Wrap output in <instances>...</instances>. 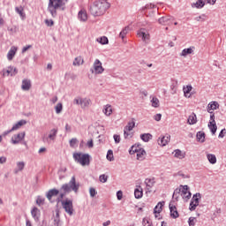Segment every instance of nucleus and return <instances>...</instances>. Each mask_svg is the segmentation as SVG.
Segmentation results:
<instances>
[{"label":"nucleus","mask_w":226,"mask_h":226,"mask_svg":"<svg viewBox=\"0 0 226 226\" xmlns=\"http://www.w3.org/2000/svg\"><path fill=\"white\" fill-rule=\"evenodd\" d=\"M79 188H80V185L77 184V180L75 177H72L69 183L64 184L59 192V198L57 199V202H61V199H64L68 193L74 192V193H79Z\"/></svg>","instance_id":"1"},{"label":"nucleus","mask_w":226,"mask_h":226,"mask_svg":"<svg viewBox=\"0 0 226 226\" xmlns=\"http://www.w3.org/2000/svg\"><path fill=\"white\" fill-rule=\"evenodd\" d=\"M110 8V4L106 1H95L89 6V11L94 17H102Z\"/></svg>","instance_id":"2"},{"label":"nucleus","mask_w":226,"mask_h":226,"mask_svg":"<svg viewBox=\"0 0 226 226\" xmlns=\"http://www.w3.org/2000/svg\"><path fill=\"white\" fill-rule=\"evenodd\" d=\"M65 3H68V0H65ZM64 5V3H63V0H49L48 4V11L50 13L53 19H56V17H57V10L62 8Z\"/></svg>","instance_id":"3"},{"label":"nucleus","mask_w":226,"mask_h":226,"mask_svg":"<svg viewBox=\"0 0 226 226\" xmlns=\"http://www.w3.org/2000/svg\"><path fill=\"white\" fill-rule=\"evenodd\" d=\"M89 154H82V153H74L73 154V159L78 163H80L83 167H86V165H89L90 160Z\"/></svg>","instance_id":"4"},{"label":"nucleus","mask_w":226,"mask_h":226,"mask_svg":"<svg viewBox=\"0 0 226 226\" xmlns=\"http://www.w3.org/2000/svg\"><path fill=\"white\" fill-rule=\"evenodd\" d=\"M62 203V207L64 208L65 213L69 216L73 215V201L72 200H61Z\"/></svg>","instance_id":"5"},{"label":"nucleus","mask_w":226,"mask_h":226,"mask_svg":"<svg viewBox=\"0 0 226 226\" xmlns=\"http://www.w3.org/2000/svg\"><path fill=\"white\" fill-rule=\"evenodd\" d=\"M200 199H202V195L200 194V192L193 194L189 205V209L191 211H195V209H197V207L200 202Z\"/></svg>","instance_id":"6"},{"label":"nucleus","mask_w":226,"mask_h":226,"mask_svg":"<svg viewBox=\"0 0 226 226\" xmlns=\"http://www.w3.org/2000/svg\"><path fill=\"white\" fill-rule=\"evenodd\" d=\"M208 128L211 131L212 135L216 133L218 126L216 125V121H215V113L210 114V121L208 123Z\"/></svg>","instance_id":"7"},{"label":"nucleus","mask_w":226,"mask_h":226,"mask_svg":"<svg viewBox=\"0 0 226 226\" xmlns=\"http://www.w3.org/2000/svg\"><path fill=\"white\" fill-rule=\"evenodd\" d=\"M94 71L95 75H102L105 69L102 65V62L99 59H96L94 63Z\"/></svg>","instance_id":"8"},{"label":"nucleus","mask_w":226,"mask_h":226,"mask_svg":"<svg viewBox=\"0 0 226 226\" xmlns=\"http://www.w3.org/2000/svg\"><path fill=\"white\" fill-rule=\"evenodd\" d=\"M158 22L161 24V26H170V24L174 22V17L162 16V18L158 19Z\"/></svg>","instance_id":"9"},{"label":"nucleus","mask_w":226,"mask_h":226,"mask_svg":"<svg viewBox=\"0 0 226 226\" xmlns=\"http://www.w3.org/2000/svg\"><path fill=\"white\" fill-rule=\"evenodd\" d=\"M19 73V72L17 71V68L15 67H8L7 69H4L3 70V75L4 77H15V75Z\"/></svg>","instance_id":"10"},{"label":"nucleus","mask_w":226,"mask_h":226,"mask_svg":"<svg viewBox=\"0 0 226 226\" xmlns=\"http://www.w3.org/2000/svg\"><path fill=\"white\" fill-rule=\"evenodd\" d=\"M183 190H181V195L183 196V199H185L186 200H190L192 199V192H189L190 187L188 185H181Z\"/></svg>","instance_id":"11"},{"label":"nucleus","mask_w":226,"mask_h":226,"mask_svg":"<svg viewBox=\"0 0 226 226\" xmlns=\"http://www.w3.org/2000/svg\"><path fill=\"white\" fill-rule=\"evenodd\" d=\"M57 195H59V190L54 188L51 189L49 191H48V192L46 193V198L48 199V200L49 202H54V200H52V197H57Z\"/></svg>","instance_id":"12"},{"label":"nucleus","mask_w":226,"mask_h":226,"mask_svg":"<svg viewBox=\"0 0 226 226\" xmlns=\"http://www.w3.org/2000/svg\"><path fill=\"white\" fill-rule=\"evenodd\" d=\"M157 142H158L159 146H162V147L167 146V144H169V142H170V135L166 134L165 136L159 138Z\"/></svg>","instance_id":"13"},{"label":"nucleus","mask_w":226,"mask_h":226,"mask_svg":"<svg viewBox=\"0 0 226 226\" xmlns=\"http://www.w3.org/2000/svg\"><path fill=\"white\" fill-rule=\"evenodd\" d=\"M26 137V132H19L18 134H15L14 136H12L11 138V142L12 144H19V142H20V140H22V139H24Z\"/></svg>","instance_id":"14"},{"label":"nucleus","mask_w":226,"mask_h":226,"mask_svg":"<svg viewBox=\"0 0 226 226\" xmlns=\"http://www.w3.org/2000/svg\"><path fill=\"white\" fill-rule=\"evenodd\" d=\"M78 19L80 22H87V11L82 9L78 13Z\"/></svg>","instance_id":"15"},{"label":"nucleus","mask_w":226,"mask_h":226,"mask_svg":"<svg viewBox=\"0 0 226 226\" xmlns=\"http://www.w3.org/2000/svg\"><path fill=\"white\" fill-rule=\"evenodd\" d=\"M220 107V104L217 102H212L207 105V110L209 114H213V110H216Z\"/></svg>","instance_id":"16"},{"label":"nucleus","mask_w":226,"mask_h":226,"mask_svg":"<svg viewBox=\"0 0 226 226\" xmlns=\"http://www.w3.org/2000/svg\"><path fill=\"white\" fill-rule=\"evenodd\" d=\"M170 211L171 218H179V213L177 212V208H176V206L171 205V203H170Z\"/></svg>","instance_id":"17"},{"label":"nucleus","mask_w":226,"mask_h":226,"mask_svg":"<svg viewBox=\"0 0 226 226\" xmlns=\"http://www.w3.org/2000/svg\"><path fill=\"white\" fill-rule=\"evenodd\" d=\"M21 89L23 91H29V89H31V79H23Z\"/></svg>","instance_id":"18"},{"label":"nucleus","mask_w":226,"mask_h":226,"mask_svg":"<svg viewBox=\"0 0 226 226\" xmlns=\"http://www.w3.org/2000/svg\"><path fill=\"white\" fill-rule=\"evenodd\" d=\"M193 50H195V47L193 46L185 49L182 50L180 56H182V57H186V56H190V54H193Z\"/></svg>","instance_id":"19"},{"label":"nucleus","mask_w":226,"mask_h":226,"mask_svg":"<svg viewBox=\"0 0 226 226\" xmlns=\"http://www.w3.org/2000/svg\"><path fill=\"white\" fill-rule=\"evenodd\" d=\"M15 54H17V48L15 46L11 47L9 52L7 53V59L11 61L13 57H15Z\"/></svg>","instance_id":"20"},{"label":"nucleus","mask_w":226,"mask_h":226,"mask_svg":"<svg viewBox=\"0 0 226 226\" xmlns=\"http://www.w3.org/2000/svg\"><path fill=\"white\" fill-rule=\"evenodd\" d=\"M24 124H27V121L26 120H20L17 124H15L12 128L11 129V132H15L16 130H19L21 126H24Z\"/></svg>","instance_id":"21"},{"label":"nucleus","mask_w":226,"mask_h":226,"mask_svg":"<svg viewBox=\"0 0 226 226\" xmlns=\"http://www.w3.org/2000/svg\"><path fill=\"white\" fill-rule=\"evenodd\" d=\"M31 215L35 222H38V220H40V209H38V207H34L31 211Z\"/></svg>","instance_id":"22"},{"label":"nucleus","mask_w":226,"mask_h":226,"mask_svg":"<svg viewBox=\"0 0 226 226\" xmlns=\"http://www.w3.org/2000/svg\"><path fill=\"white\" fill-rule=\"evenodd\" d=\"M56 215L53 216L54 226L61 225V219L59 217V209H56Z\"/></svg>","instance_id":"23"},{"label":"nucleus","mask_w":226,"mask_h":226,"mask_svg":"<svg viewBox=\"0 0 226 226\" xmlns=\"http://www.w3.org/2000/svg\"><path fill=\"white\" fill-rule=\"evenodd\" d=\"M198 142H206V133L204 132H198L196 134Z\"/></svg>","instance_id":"24"},{"label":"nucleus","mask_w":226,"mask_h":226,"mask_svg":"<svg viewBox=\"0 0 226 226\" xmlns=\"http://www.w3.org/2000/svg\"><path fill=\"white\" fill-rule=\"evenodd\" d=\"M89 105H91V99L81 98V104H80L81 109H87Z\"/></svg>","instance_id":"25"},{"label":"nucleus","mask_w":226,"mask_h":226,"mask_svg":"<svg viewBox=\"0 0 226 226\" xmlns=\"http://www.w3.org/2000/svg\"><path fill=\"white\" fill-rule=\"evenodd\" d=\"M187 123L188 124H197V115H195V113H192L187 119Z\"/></svg>","instance_id":"26"},{"label":"nucleus","mask_w":226,"mask_h":226,"mask_svg":"<svg viewBox=\"0 0 226 226\" xmlns=\"http://www.w3.org/2000/svg\"><path fill=\"white\" fill-rule=\"evenodd\" d=\"M133 128H135V119L132 118L131 121L128 122L127 125L124 127V130L132 132Z\"/></svg>","instance_id":"27"},{"label":"nucleus","mask_w":226,"mask_h":226,"mask_svg":"<svg viewBox=\"0 0 226 226\" xmlns=\"http://www.w3.org/2000/svg\"><path fill=\"white\" fill-rule=\"evenodd\" d=\"M165 204V202H159L155 207L154 208V215H160V212L162 211L163 205Z\"/></svg>","instance_id":"28"},{"label":"nucleus","mask_w":226,"mask_h":226,"mask_svg":"<svg viewBox=\"0 0 226 226\" xmlns=\"http://www.w3.org/2000/svg\"><path fill=\"white\" fill-rule=\"evenodd\" d=\"M24 167H26V163L24 162H17V168L14 170L15 174H19L21 170H24Z\"/></svg>","instance_id":"29"},{"label":"nucleus","mask_w":226,"mask_h":226,"mask_svg":"<svg viewBox=\"0 0 226 226\" xmlns=\"http://www.w3.org/2000/svg\"><path fill=\"white\" fill-rule=\"evenodd\" d=\"M142 195H144V192L142 191V187L139 186L138 189L134 190L135 199H142Z\"/></svg>","instance_id":"30"},{"label":"nucleus","mask_w":226,"mask_h":226,"mask_svg":"<svg viewBox=\"0 0 226 226\" xmlns=\"http://www.w3.org/2000/svg\"><path fill=\"white\" fill-rule=\"evenodd\" d=\"M102 112L105 116H110L112 114V106L110 104L105 105Z\"/></svg>","instance_id":"31"},{"label":"nucleus","mask_w":226,"mask_h":226,"mask_svg":"<svg viewBox=\"0 0 226 226\" xmlns=\"http://www.w3.org/2000/svg\"><path fill=\"white\" fill-rule=\"evenodd\" d=\"M186 156V154L180 149L175 150V158H178V160H183Z\"/></svg>","instance_id":"32"},{"label":"nucleus","mask_w":226,"mask_h":226,"mask_svg":"<svg viewBox=\"0 0 226 226\" xmlns=\"http://www.w3.org/2000/svg\"><path fill=\"white\" fill-rule=\"evenodd\" d=\"M137 153V160H139L140 162H142V160H144V156L146 154V150L139 148V150H138Z\"/></svg>","instance_id":"33"},{"label":"nucleus","mask_w":226,"mask_h":226,"mask_svg":"<svg viewBox=\"0 0 226 226\" xmlns=\"http://www.w3.org/2000/svg\"><path fill=\"white\" fill-rule=\"evenodd\" d=\"M140 139L143 142H149V140L153 139V135H151V133H143L140 135Z\"/></svg>","instance_id":"34"},{"label":"nucleus","mask_w":226,"mask_h":226,"mask_svg":"<svg viewBox=\"0 0 226 226\" xmlns=\"http://www.w3.org/2000/svg\"><path fill=\"white\" fill-rule=\"evenodd\" d=\"M73 66H80V64H84V59L82 58V56H77L73 63H72Z\"/></svg>","instance_id":"35"},{"label":"nucleus","mask_w":226,"mask_h":226,"mask_svg":"<svg viewBox=\"0 0 226 226\" xmlns=\"http://www.w3.org/2000/svg\"><path fill=\"white\" fill-rule=\"evenodd\" d=\"M207 158L209 163H211L212 165H215V163H216V155H215L213 154H207Z\"/></svg>","instance_id":"36"},{"label":"nucleus","mask_w":226,"mask_h":226,"mask_svg":"<svg viewBox=\"0 0 226 226\" xmlns=\"http://www.w3.org/2000/svg\"><path fill=\"white\" fill-rule=\"evenodd\" d=\"M206 5V0H198L196 3L192 4L195 8H204Z\"/></svg>","instance_id":"37"},{"label":"nucleus","mask_w":226,"mask_h":226,"mask_svg":"<svg viewBox=\"0 0 226 226\" xmlns=\"http://www.w3.org/2000/svg\"><path fill=\"white\" fill-rule=\"evenodd\" d=\"M57 135V129H52L49 132V134L48 136V139H49L50 140H56V137Z\"/></svg>","instance_id":"38"},{"label":"nucleus","mask_w":226,"mask_h":226,"mask_svg":"<svg viewBox=\"0 0 226 226\" xmlns=\"http://www.w3.org/2000/svg\"><path fill=\"white\" fill-rule=\"evenodd\" d=\"M15 11L18 12V14L19 15V17H21V19L26 18V13H24V7H22V6L16 7Z\"/></svg>","instance_id":"39"},{"label":"nucleus","mask_w":226,"mask_h":226,"mask_svg":"<svg viewBox=\"0 0 226 226\" xmlns=\"http://www.w3.org/2000/svg\"><path fill=\"white\" fill-rule=\"evenodd\" d=\"M138 35L139 38H142L144 41H146V40H149L148 34H146V32L142 31V29L138 33Z\"/></svg>","instance_id":"40"},{"label":"nucleus","mask_w":226,"mask_h":226,"mask_svg":"<svg viewBox=\"0 0 226 226\" xmlns=\"http://www.w3.org/2000/svg\"><path fill=\"white\" fill-rule=\"evenodd\" d=\"M130 31V26H125L121 32H120V38H122V40H124V36H126V34H128V32Z\"/></svg>","instance_id":"41"},{"label":"nucleus","mask_w":226,"mask_h":226,"mask_svg":"<svg viewBox=\"0 0 226 226\" xmlns=\"http://www.w3.org/2000/svg\"><path fill=\"white\" fill-rule=\"evenodd\" d=\"M152 107H154V109H158L160 107V100L156 97H153L151 100Z\"/></svg>","instance_id":"42"},{"label":"nucleus","mask_w":226,"mask_h":226,"mask_svg":"<svg viewBox=\"0 0 226 226\" xmlns=\"http://www.w3.org/2000/svg\"><path fill=\"white\" fill-rule=\"evenodd\" d=\"M97 41L101 43V45H107L109 43V38L106 36H102L97 39Z\"/></svg>","instance_id":"43"},{"label":"nucleus","mask_w":226,"mask_h":226,"mask_svg":"<svg viewBox=\"0 0 226 226\" xmlns=\"http://www.w3.org/2000/svg\"><path fill=\"white\" fill-rule=\"evenodd\" d=\"M197 22H206L207 20V16L206 14H201L194 19Z\"/></svg>","instance_id":"44"},{"label":"nucleus","mask_w":226,"mask_h":226,"mask_svg":"<svg viewBox=\"0 0 226 226\" xmlns=\"http://www.w3.org/2000/svg\"><path fill=\"white\" fill-rule=\"evenodd\" d=\"M106 158L109 162H114V152L112 150H108Z\"/></svg>","instance_id":"45"},{"label":"nucleus","mask_w":226,"mask_h":226,"mask_svg":"<svg viewBox=\"0 0 226 226\" xmlns=\"http://www.w3.org/2000/svg\"><path fill=\"white\" fill-rule=\"evenodd\" d=\"M55 110L56 114H61V112H63V103L59 102L56 104V106L55 107Z\"/></svg>","instance_id":"46"},{"label":"nucleus","mask_w":226,"mask_h":226,"mask_svg":"<svg viewBox=\"0 0 226 226\" xmlns=\"http://www.w3.org/2000/svg\"><path fill=\"white\" fill-rule=\"evenodd\" d=\"M36 204L38 206H41V205L45 204V198H42L41 196H38L37 200H36Z\"/></svg>","instance_id":"47"},{"label":"nucleus","mask_w":226,"mask_h":226,"mask_svg":"<svg viewBox=\"0 0 226 226\" xmlns=\"http://www.w3.org/2000/svg\"><path fill=\"white\" fill-rule=\"evenodd\" d=\"M181 194V189H176L173 192V199L177 200L179 199V195Z\"/></svg>","instance_id":"48"},{"label":"nucleus","mask_w":226,"mask_h":226,"mask_svg":"<svg viewBox=\"0 0 226 226\" xmlns=\"http://www.w3.org/2000/svg\"><path fill=\"white\" fill-rule=\"evenodd\" d=\"M153 183H154L153 180H151L149 178H147L145 180V184L147 185V190H149L150 188H153Z\"/></svg>","instance_id":"49"},{"label":"nucleus","mask_w":226,"mask_h":226,"mask_svg":"<svg viewBox=\"0 0 226 226\" xmlns=\"http://www.w3.org/2000/svg\"><path fill=\"white\" fill-rule=\"evenodd\" d=\"M77 144H79V139H77V138H72L70 140V146L71 147H75L77 146Z\"/></svg>","instance_id":"50"},{"label":"nucleus","mask_w":226,"mask_h":226,"mask_svg":"<svg viewBox=\"0 0 226 226\" xmlns=\"http://www.w3.org/2000/svg\"><path fill=\"white\" fill-rule=\"evenodd\" d=\"M109 179V176L102 174L99 177V181H101V183H107Z\"/></svg>","instance_id":"51"},{"label":"nucleus","mask_w":226,"mask_h":226,"mask_svg":"<svg viewBox=\"0 0 226 226\" xmlns=\"http://www.w3.org/2000/svg\"><path fill=\"white\" fill-rule=\"evenodd\" d=\"M140 147L137 146H132V150L130 151V154H133V153H138L140 150Z\"/></svg>","instance_id":"52"},{"label":"nucleus","mask_w":226,"mask_h":226,"mask_svg":"<svg viewBox=\"0 0 226 226\" xmlns=\"http://www.w3.org/2000/svg\"><path fill=\"white\" fill-rule=\"evenodd\" d=\"M153 8H154V4H148L147 5H145L144 7H142V11H146V10H153Z\"/></svg>","instance_id":"53"},{"label":"nucleus","mask_w":226,"mask_h":226,"mask_svg":"<svg viewBox=\"0 0 226 226\" xmlns=\"http://www.w3.org/2000/svg\"><path fill=\"white\" fill-rule=\"evenodd\" d=\"M157 15H158V12L156 11H152L151 12H148L147 14V17H152L156 19Z\"/></svg>","instance_id":"54"},{"label":"nucleus","mask_w":226,"mask_h":226,"mask_svg":"<svg viewBox=\"0 0 226 226\" xmlns=\"http://www.w3.org/2000/svg\"><path fill=\"white\" fill-rule=\"evenodd\" d=\"M192 85H188L186 87H184V93L185 94H189V93L192 92Z\"/></svg>","instance_id":"55"},{"label":"nucleus","mask_w":226,"mask_h":226,"mask_svg":"<svg viewBox=\"0 0 226 226\" xmlns=\"http://www.w3.org/2000/svg\"><path fill=\"white\" fill-rule=\"evenodd\" d=\"M195 222H197L195 217H190L188 221L189 226H195Z\"/></svg>","instance_id":"56"},{"label":"nucleus","mask_w":226,"mask_h":226,"mask_svg":"<svg viewBox=\"0 0 226 226\" xmlns=\"http://www.w3.org/2000/svg\"><path fill=\"white\" fill-rule=\"evenodd\" d=\"M44 22L48 27H52V26H54V20L52 19H45Z\"/></svg>","instance_id":"57"},{"label":"nucleus","mask_w":226,"mask_h":226,"mask_svg":"<svg viewBox=\"0 0 226 226\" xmlns=\"http://www.w3.org/2000/svg\"><path fill=\"white\" fill-rule=\"evenodd\" d=\"M113 139L115 140V144H119V142H121V136L117 135V134H115L113 136Z\"/></svg>","instance_id":"58"},{"label":"nucleus","mask_w":226,"mask_h":226,"mask_svg":"<svg viewBox=\"0 0 226 226\" xmlns=\"http://www.w3.org/2000/svg\"><path fill=\"white\" fill-rule=\"evenodd\" d=\"M89 193H90V197H95V195H96V189H94V188H90L89 189Z\"/></svg>","instance_id":"59"},{"label":"nucleus","mask_w":226,"mask_h":226,"mask_svg":"<svg viewBox=\"0 0 226 226\" xmlns=\"http://www.w3.org/2000/svg\"><path fill=\"white\" fill-rule=\"evenodd\" d=\"M117 200H121L123 199V191H117Z\"/></svg>","instance_id":"60"},{"label":"nucleus","mask_w":226,"mask_h":226,"mask_svg":"<svg viewBox=\"0 0 226 226\" xmlns=\"http://www.w3.org/2000/svg\"><path fill=\"white\" fill-rule=\"evenodd\" d=\"M143 225L144 226H153V224L149 222V220L144 218L143 219Z\"/></svg>","instance_id":"61"},{"label":"nucleus","mask_w":226,"mask_h":226,"mask_svg":"<svg viewBox=\"0 0 226 226\" xmlns=\"http://www.w3.org/2000/svg\"><path fill=\"white\" fill-rule=\"evenodd\" d=\"M81 102H82V98H76L74 99L73 103L75 105H81Z\"/></svg>","instance_id":"62"},{"label":"nucleus","mask_w":226,"mask_h":226,"mask_svg":"<svg viewBox=\"0 0 226 226\" xmlns=\"http://www.w3.org/2000/svg\"><path fill=\"white\" fill-rule=\"evenodd\" d=\"M154 119L155 121H162V114L158 113V114L154 115Z\"/></svg>","instance_id":"63"},{"label":"nucleus","mask_w":226,"mask_h":226,"mask_svg":"<svg viewBox=\"0 0 226 226\" xmlns=\"http://www.w3.org/2000/svg\"><path fill=\"white\" fill-rule=\"evenodd\" d=\"M226 130L222 129L219 133V139H223L225 137Z\"/></svg>","instance_id":"64"}]
</instances>
